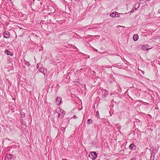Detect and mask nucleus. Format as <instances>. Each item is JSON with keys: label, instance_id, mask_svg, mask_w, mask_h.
I'll return each mask as SVG.
<instances>
[{"label": "nucleus", "instance_id": "obj_1", "mask_svg": "<svg viewBox=\"0 0 160 160\" xmlns=\"http://www.w3.org/2000/svg\"><path fill=\"white\" fill-rule=\"evenodd\" d=\"M98 154L95 152H91L89 155V157L92 160H94L97 157Z\"/></svg>", "mask_w": 160, "mask_h": 160}, {"label": "nucleus", "instance_id": "obj_2", "mask_svg": "<svg viewBox=\"0 0 160 160\" xmlns=\"http://www.w3.org/2000/svg\"><path fill=\"white\" fill-rule=\"evenodd\" d=\"M152 47L150 48V46L147 44H143L141 48L142 50H148L152 48Z\"/></svg>", "mask_w": 160, "mask_h": 160}, {"label": "nucleus", "instance_id": "obj_3", "mask_svg": "<svg viewBox=\"0 0 160 160\" xmlns=\"http://www.w3.org/2000/svg\"><path fill=\"white\" fill-rule=\"evenodd\" d=\"M110 17L112 18L117 17L118 18L120 17L119 13L117 12H114L110 14Z\"/></svg>", "mask_w": 160, "mask_h": 160}, {"label": "nucleus", "instance_id": "obj_4", "mask_svg": "<svg viewBox=\"0 0 160 160\" xmlns=\"http://www.w3.org/2000/svg\"><path fill=\"white\" fill-rule=\"evenodd\" d=\"M129 148L132 150H135L136 148V146L133 143H131L129 146Z\"/></svg>", "mask_w": 160, "mask_h": 160}, {"label": "nucleus", "instance_id": "obj_5", "mask_svg": "<svg viewBox=\"0 0 160 160\" xmlns=\"http://www.w3.org/2000/svg\"><path fill=\"white\" fill-rule=\"evenodd\" d=\"M3 36L4 38H8L10 37V32L8 31H5L3 33Z\"/></svg>", "mask_w": 160, "mask_h": 160}, {"label": "nucleus", "instance_id": "obj_6", "mask_svg": "<svg viewBox=\"0 0 160 160\" xmlns=\"http://www.w3.org/2000/svg\"><path fill=\"white\" fill-rule=\"evenodd\" d=\"M65 114L64 111L63 110H60L59 112L58 113V117L62 118Z\"/></svg>", "mask_w": 160, "mask_h": 160}, {"label": "nucleus", "instance_id": "obj_7", "mask_svg": "<svg viewBox=\"0 0 160 160\" xmlns=\"http://www.w3.org/2000/svg\"><path fill=\"white\" fill-rule=\"evenodd\" d=\"M62 101V98L59 97H58L57 98L56 103L58 105H59L61 104Z\"/></svg>", "mask_w": 160, "mask_h": 160}, {"label": "nucleus", "instance_id": "obj_8", "mask_svg": "<svg viewBox=\"0 0 160 160\" xmlns=\"http://www.w3.org/2000/svg\"><path fill=\"white\" fill-rule=\"evenodd\" d=\"M5 53L8 55H10L11 56H12L13 55V52H10L9 50L8 49H6L4 51Z\"/></svg>", "mask_w": 160, "mask_h": 160}, {"label": "nucleus", "instance_id": "obj_9", "mask_svg": "<svg viewBox=\"0 0 160 160\" xmlns=\"http://www.w3.org/2000/svg\"><path fill=\"white\" fill-rule=\"evenodd\" d=\"M108 82L110 84L112 83L115 81L114 78L113 77H111L108 80Z\"/></svg>", "mask_w": 160, "mask_h": 160}, {"label": "nucleus", "instance_id": "obj_10", "mask_svg": "<svg viewBox=\"0 0 160 160\" xmlns=\"http://www.w3.org/2000/svg\"><path fill=\"white\" fill-rule=\"evenodd\" d=\"M39 72L43 74L44 75H45L44 71H47L46 69H45L43 67H41L39 69Z\"/></svg>", "mask_w": 160, "mask_h": 160}, {"label": "nucleus", "instance_id": "obj_11", "mask_svg": "<svg viewBox=\"0 0 160 160\" xmlns=\"http://www.w3.org/2000/svg\"><path fill=\"white\" fill-rule=\"evenodd\" d=\"M12 154H7L5 157L6 159H6H7L8 160H11L12 159Z\"/></svg>", "mask_w": 160, "mask_h": 160}, {"label": "nucleus", "instance_id": "obj_12", "mask_svg": "<svg viewBox=\"0 0 160 160\" xmlns=\"http://www.w3.org/2000/svg\"><path fill=\"white\" fill-rule=\"evenodd\" d=\"M138 38V34H135L133 36V39L134 41H137Z\"/></svg>", "mask_w": 160, "mask_h": 160}, {"label": "nucleus", "instance_id": "obj_13", "mask_svg": "<svg viewBox=\"0 0 160 160\" xmlns=\"http://www.w3.org/2000/svg\"><path fill=\"white\" fill-rule=\"evenodd\" d=\"M158 152V150L154 149L152 151L151 153L155 155Z\"/></svg>", "mask_w": 160, "mask_h": 160}, {"label": "nucleus", "instance_id": "obj_14", "mask_svg": "<svg viewBox=\"0 0 160 160\" xmlns=\"http://www.w3.org/2000/svg\"><path fill=\"white\" fill-rule=\"evenodd\" d=\"M24 64L25 65L29 66L30 65V64L29 62L26 61L25 60H24Z\"/></svg>", "mask_w": 160, "mask_h": 160}, {"label": "nucleus", "instance_id": "obj_15", "mask_svg": "<svg viewBox=\"0 0 160 160\" xmlns=\"http://www.w3.org/2000/svg\"><path fill=\"white\" fill-rule=\"evenodd\" d=\"M21 118H25V114L24 112H22L21 113Z\"/></svg>", "mask_w": 160, "mask_h": 160}, {"label": "nucleus", "instance_id": "obj_16", "mask_svg": "<svg viewBox=\"0 0 160 160\" xmlns=\"http://www.w3.org/2000/svg\"><path fill=\"white\" fill-rule=\"evenodd\" d=\"M92 122V121L91 119H89L88 120V124H90Z\"/></svg>", "mask_w": 160, "mask_h": 160}, {"label": "nucleus", "instance_id": "obj_17", "mask_svg": "<svg viewBox=\"0 0 160 160\" xmlns=\"http://www.w3.org/2000/svg\"><path fill=\"white\" fill-rule=\"evenodd\" d=\"M63 131V133L65 131V128L62 127L60 129V131Z\"/></svg>", "mask_w": 160, "mask_h": 160}, {"label": "nucleus", "instance_id": "obj_18", "mask_svg": "<svg viewBox=\"0 0 160 160\" xmlns=\"http://www.w3.org/2000/svg\"><path fill=\"white\" fill-rule=\"evenodd\" d=\"M96 116L98 118H99V112L98 111L96 112Z\"/></svg>", "mask_w": 160, "mask_h": 160}, {"label": "nucleus", "instance_id": "obj_19", "mask_svg": "<svg viewBox=\"0 0 160 160\" xmlns=\"http://www.w3.org/2000/svg\"><path fill=\"white\" fill-rule=\"evenodd\" d=\"M33 35L35 37H36V38H37L38 39V38L39 37V36H38L36 34H33Z\"/></svg>", "mask_w": 160, "mask_h": 160}, {"label": "nucleus", "instance_id": "obj_20", "mask_svg": "<svg viewBox=\"0 0 160 160\" xmlns=\"http://www.w3.org/2000/svg\"><path fill=\"white\" fill-rule=\"evenodd\" d=\"M93 50L95 52H97L98 51V50L96 49H95V48H93Z\"/></svg>", "mask_w": 160, "mask_h": 160}, {"label": "nucleus", "instance_id": "obj_21", "mask_svg": "<svg viewBox=\"0 0 160 160\" xmlns=\"http://www.w3.org/2000/svg\"><path fill=\"white\" fill-rule=\"evenodd\" d=\"M73 118H74V119H76V118H78V117H77V116L75 115H74L73 117Z\"/></svg>", "mask_w": 160, "mask_h": 160}, {"label": "nucleus", "instance_id": "obj_22", "mask_svg": "<svg viewBox=\"0 0 160 160\" xmlns=\"http://www.w3.org/2000/svg\"><path fill=\"white\" fill-rule=\"evenodd\" d=\"M130 160H136V158L133 157L131 158Z\"/></svg>", "mask_w": 160, "mask_h": 160}, {"label": "nucleus", "instance_id": "obj_23", "mask_svg": "<svg viewBox=\"0 0 160 160\" xmlns=\"http://www.w3.org/2000/svg\"><path fill=\"white\" fill-rule=\"evenodd\" d=\"M155 157H154V156H151L150 159H152V160H154V158Z\"/></svg>", "mask_w": 160, "mask_h": 160}, {"label": "nucleus", "instance_id": "obj_24", "mask_svg": "<svg viewBox=\"0 0 160 160\" xmlns=\"http://www.w3.org/2000/svg\"><path fill=\"white\" fill-rule=\"evenodd\" d=\"M149 104L148 102H144V105H148Z\"/></svg>", "mask_w": 160, "mask_h": 160}, {"label": "nucleus", "instance_id": "obj_25", "mask_svg": "<svg viewBox=\"0 0 160 160\" xmlns=\"http://www.w3.org/2000/svg\"><path fill=\"white\" fill-rule=\"evenodd\" d=\"M151 156H154V157H155V155L151 153Z\"/></svg>", "mask_w": 160, "mask_h": 160}, {"label": "nucleus", "instance_id": "obj_26", "mask_svg": "<svg viewBox=\"0 0 160 160\" xmlns=\"http://www.w3.org/2000/svg\"><path fill=\"white\" fill-rule=\"evenodd\" d=\"M118 28L119 27H123V26H117Z\"/></svg>", "mask_w": 160, "mask_h": 160}, {"label": "nucleus", "instance_id": "obj_27", "mask_svg": "<svg viewBox=\"0 0 160 160\" xmlns=\"http://www.w3.org/2000/svg\"><path fill=\"white\" fill-rule=\"evenodd\" d=\"M158 12L159 13H160V8L158 10Z\"/></svg>", "mask_w": 160, "mask_h": 160}, {"label": "nucleus", "instance_id": "obj_28", "mask_svg": "<svg viewBox=\"0 0 160 160\" xmlns=\"http://www.w3.org/2000/svg\"><path fill=\"white\" fill-rule=\"evenodd\" d=\"M25 122H23L22 124H23V125H25Z\"/></svg>", "mask_w": 160, "mask_h": 160}, {"label": "nucleus", "instance_id": "obj_29", "mask_svg": "<svg viewBox=\"0 0 160 160\" xmlns=\"http://www.w3.org/2000/svg\"><path fill=\"white\" fill-rule=\"evenodd\" d=\"M131 12H132H132H133V11H131Z\"/></svg>", "mask_w": 160, "mask_h": 160}, {"label": "nucleus", "instance_id": "obj_30", "mask_svg": "<svg viewBox=\"0 0 160 160\" xmlns=\"http://www.w3.org/2000/svg\"><path fill=\"white\" fill-rule=\"evenodd\" d=\"M146 149H148V148H146Z\"/></svg>", "mask_w": 160, "mask_h": 160}, {"label": "nucleus", "instance_id": "obj_31", "mask_svg": "<svg viewBox=\"0 0 160 160\" xmlns=\"http://www.w3.org/2000/svg\"><path fill=\"white\" fill-rule=\"evenodd\" d=\"M9 1H10V2H12L11 0H10Z\"/></svg>", "mask_w": 160, "mask_h": 160}, {"label": "nucleus", "instance_id": "obj_32", "mask_svg": "<svg viewBox=\"0 0 160 160\" xmlns=\"http://www.w3.org/2000/svg\"><path fill=\"white\" fill-rule=\"evenodd\" d=\"M8 140H9V138H8L7 139Z\"/></svg>", "mask_w": 160, "mask_h": 160}, {"label": "nucleus", "instance_id": "obj_33", "mask_svg": "<svg viewBox=\"0 0 160 160\" xmlns=\"http://www.w3.org/2000/svg\"><path fill=\"white\" fill-rule=\"evenodd\" d=\"M38 66H37V67L38 68Z\"/></svg>", "mask_w": 160, "mask_h": 160}]
</instances>
